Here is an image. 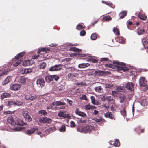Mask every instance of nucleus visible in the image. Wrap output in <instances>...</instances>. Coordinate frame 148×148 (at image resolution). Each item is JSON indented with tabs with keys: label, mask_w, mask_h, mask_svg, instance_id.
Instances as JSON below:
<instances>
[{
	"label": "nucleus",
	"mask_w": 148,
	"mask_h": 148,
	"mask_svg": "<svg viewBox=\"0 0 148 148\" xmlns=\"http://www.w3.org/2000/svg\"><path fill=\"white\" fill-rule=\"evenodd\" d=\"M125 64L123 63L119 62L117 61H113L112 64H107L106 66L113 69L116 68L118 71L122 70L126 72L129 70L128 68L125 66Z\"/></svg>",
	"instance_id": "1"
},
{
	"label": "nucleus",
	"mask_w": 148,
	"mask_h": 148,
	"mask_svg": "<svg viewBox=\"0 0 148 148\" xmlns=\"http://www.w3.org/2000/svg\"><path fill=\"white\" fill-rule=\"evenodd\" d=\"M94 126L88 125L84 127L79 128L78 129V130L81 133H86L90 132L94 130Z\"/></svg>",
	"instance_id": "2"
},
{
	"label": "nucleus",
	"mask_w": 148,
	"mask_h": 148,
	"mask_svg": "<svg viewBox=\"0 0 148 148\" xmlns=\"http://www.w3.org/2000/svg\"><path fill=\"white\" fill-rule=\"evenodd\" d=\"M22 104L23 102L20 101L11 100L8 101L7 105L10 108L13 106H20Z\"/></svg>",
	"instance_id": "3"
},
{
	"label": "nucleus",
	"mask_w": 148,
	"mask_h": 148,
	"mask_svg": "<svg viewBox=\"0 0 148 148\" xmlns=\"http://www.w3.org/2000/svg\"><path fill=\"white\" fill-rule=\"evenodd\" d=\"M50 49L46 48H42L40 49V51L39 52V51H38L37 53L40 54V57H43V59H42L39 60V61H42L44 60L46 58V56H47V55H46L47 51H49Z\"/></svg>",
	"instance_id": "4"
},
{
	"label": "nucleus",
	"mask_w": 148,
	"mask_h": 148,
	"mask_svg": "<svg viewBox=\"0 0 148 148\" xmlns=\"http://www.w3.org/2000/svg\"><path fill=\"white\" fill-rule=\"evenodd\" d=\"M22 114L26 122H29L32 121V119L28 114V112L27 111H23V112Z\"/></svg>",
	"instance_id": "5"
},
{
	"label": "nucleus",
	"mask_w": 148,
	"mask_h": 148,
	"mask_svg": "<svg viewBox=\"0 0 148 148\" xmlns=\"http://www.w3.org/2000/svg\"><path fill=\"white\" fill-rule=\"evenodd\" d=\"M62 65L61 64L56 65L51 67L49 69V70L51 71H60L62 69Z\"/></svg>",
	"instance_id": "6"
},
{
	"label": "nucleus",
	"mask_w": 148,
	"mask_h": 148,
	"mask_svg": "<svg viewBox=\"0 0 148 148\" xmlns=\"http://www.w3.org/2000/svg\"><path fill=\"white\" fill-rule=\"evenodd\" d=\"M45 82L44 79L42 78H38L36 81V84L38 86L41 88L43 87L44 86Z\"/></svg>",
	"instance_id": "7"
},
{
	"label": "nucleus",
	"mask_w": 148,
	"mask_h": 148,
	"mask_svg": "<svg viewBox=\"0 0 148 148\" xmlns=\"http://www.w3.org/2000/svg\"><path fill=\"white\" fill-rule=\"evenodd\" d=\"M52 120L49 118L47 117L40 118L39 119V121L40 123H50L52 122Z\"/></svg>",
	"instance_id": "8"
},
{
	"label": "nucleus",
	"mask_w": 148,
	"mask_h": 148,
	"mask_svg": "<svg viewBox=\"0 0 148 148\" xmlns=\"http://www.w3.org/2000/svg\"><path fill=\"white\" fill-rule=\"evenodd\" d=\"M12 66V64L11 62H9L8 64V67L5 69L4 71L1 74H0V77L5 74L9 71L12 69V67H11Z\"/></svg>",
	"instance_id": "9"
},
{
	"label": "nucleus",
	"mask_w": 148,
	"mask_h": 148,
	"mask_svg": "<svg viewBox=\"0 0 148 148\" xmlns=\"http://www.w3.org/2000/svg\"><path fill=\"white\" fill-rule=\"evenodd\" d=\"M38 130V127L37 126H35L29 129L26 131V133L29 135L34 133L35 132Z\"/></svg>",
	"instance_id": "10"
},
{
	"label": "nucleus",
	"mask_w": 148,
	"mask_h": 148,
	"mask_svg": "<svg viewBox=\"0 0 148 148\" xmlns=\"http://www.w3.org/2000/svg\"><path fill=\"white\" fill-rule=\"evenodd\" d=\"M134 83L132 82H127L125 85V88L127 90L132 91L134 89Z\"/></svg>",
	"instance_id": "11"
},
{
	"label": "nucleus",
	"mask_w": 148,
	"mask_h": 148,
	"mask_svg": "<svg viewBox=\"0 0 148 148\" xmlns=\"http://www.w3.org/2000/svg\"><path fill=\"white\" fill-rule=\"evenodd\" d=\"M58 116L60 117L64 118H69L70 116L68 114H67L65 112L60 111L58 114Z\"/></svg>",
	"instance_id": "12"
},
{
	"label": "nucleus",
	"mask_w": 148,
	"mask_h": 148,
	"mask_svg": "<svg viewBox=\"0 0 148 148\" xmlns=\"http://www.w3.org/2000/svg\"><path fill=\"white\" fill-rule=\"evenodd\" d=\"M21 87V86L19 84H14L10 86V88L12 90L15 91L18 90Z\"/></svg>",
	"instance_id": "13"
},
{
	"label": "nucleus",
	"mask_w": 148,
	"mask_h": 148,
	"mask_svg": "<svg viewBox=\"0 0 148 148\" xmlns=\"http://www.w3.org/2000/svg\"><path fill=\"white\" fill-rule=\"evenodd\" d=\"M77 76V74L76 73H70L68 74L67 77L69 80H73L75 79Z\"/></svg>",
	"instance_id": "14"
},
{
	"label": "nucleus",
	"mask_w": 148,
	"mask_h": 148,
	"mask_svg": "<svg viewBox=\"0 0 148 148\" xmlns=\"http://www.w3.org/2000/svg\"><path fill=\"white\" fill-rule=\"evenodd\" d=\"M75 112L76 114L82 117H85L87 116L86 113L83 112L79 111V109L77 108L76 109Z\"/></svg>",
	"instance_id": "15"
},
{
	"label": "nucleus",
	"mask_w": 148,
	"mask_h": 148,
	"mask_svg": "<svg viewBox=\"0 0 148 148\" xmlns=\"http://www.w3.org/2000/svg\"><path fill=\"white\" fill-rule=\"evenodd\" d=\"M32 71V69H23L20 71L21 73L23 74H27L31 72Z\"/></svg>",
	"instance_id": "16"
},
{
	"label": "nucleus",
	"mask_w": 148,
	"mask_h": 148,
	"mask_svg": "<svg viewBox=\"0 0 148 148\" xmlns=\"http://www.w3.org/2000/svg\"><path fill=\"white\" fill-rule=\"evenodd\" d=\"M104 116L106 118H110L112 120H115L114 115L111 112H106L104 114Z\"/></svg>",
	"instance_id": "17"
},
{
	"label": "nucleus",
	"mask_w": 148,
	"mask_h": 148,
	"mask_svg": "<svg viewBox=\"0 0 148 148\" xmlns=\"http://www.w3.org/2000/svg\"><path fill=\"white\" fill-rule=\"evenodd\" d=\"M33 62L29 60H26L23 63V65L24 66H28L32 65Z\"/></svg>",
	"instance_id": "18"
},
{
	"label": "nucleus",
	"mask_w": 148,
	"mask_h": 148,
	"mask_svg": "<svg viewBox=\"0 0 148 148\" xmlns=\"http://www.w3.org/2000/svg\"><path fill=\"white\" fill-rule=\"evenodd\" d=\"M15 124L19 126H23L26 125V123L23 122V121L21 119H17L16 121Z\"/></svg>",
	"instance_id": "19"
},
{
	"label": "nucleus",
	"mask_w": 148,
	"mask_h": 148,
	"mask_svg": "<svg viewBox=\"0 0 148 148\" xmlns=\"http://www.w3.org/2000/svg\"><path fill=\"white\" fill-rule=\"evenodd\" d=\"M115 39L117 42L120 43H124L125 42L124 38L122 37L117 36L116 38Z\"/></svg>",
	"instance_id": "20"
},
{
	"label": "nucleus",
	"mask_w": 148,
	"mask_h": 148,
	"mask_svg": "<svg viewBox=\"0 0 148 148\" xmlns=\"http://www.w3.org/2000/svg\"><path fill=\"white\" fill-rule=\"evenodd\" d=\"M139 83L140 85L141 86L146 84V80L144 77L140 78V79Z\"/></svg>",
	"instance_id": "21"
},
{
	"label": "nucleus",
	"mask_w": 148,
	"mask_h": 148,
	"mask_svg": "<svg viewBox=\"0 0 148 148\" xmlns=\"http://www.w3.org/2000/svg\"><path fill=\"white\" fill-rule=\"evenodd\" d=\"M141 104L145 108H147V106L148 105V102L147 99H144L142 100L141 101Z\"/></svg>",
	"instance_id": "22"
},
{
	"label": "nucleus",
	"mask_w": 148,
	"mask_h": 148,
	"mask_svg": "<svg viewBox=\"0 0 148 148\" xmlns=\"http://www.w3.org/2000/svg\"><path fill=\"white\" fill-rule=\"evenodd\" d=\"M11 95V94L10 93H3L1 95V99H3L5 98H9Z\"/></svg>",
	"instance_id": "23"
},
{
	"label": "nucleus",
	"mask_w": 148,
	"mask_h": 148,
	"mask_svg": "<svg viewBox=\"0 0 148 148\" xmlns=\"http://www.w3.org/2000/svg\"><path fill=\"white\" fill-rule=\"evenodd\" d=\"M95 90L97 92L100 93L103 92V89L101 86L96 87L94 88Z\"/></svg>",
	"instance_id": "24"
},
{
	"label": "nucleus",
	"mask_w": 148,
	"mask_h": 148,
	"mask_svg": "<svg viewBox=\"0 0 148 148\" xmlns=\"http://www.w3.org/2000/svg\"><path fill=\"white\" fill-rule=\"evenodd\" d=\"M25 98L27 100H33L35 99V97L34 96L28 94L25 95Z\"/></svg>",
	"instance_id": "25"
},
{
	"label": "nucleus",
	"mask_w": 148,
	"mask_h": 148,
	"mask_svg": "<svg viewBox=\"0 0 148 148\" xmlns=\"http://www.w3.org/2000/svg\"><path fill=\"white\" fill-rule=\"evenodd\" d=\"M90 65V64L88 63H81L79 64L78 66V67L79 68H86V67H87L89 66Z\"/></svg>",
	"instance_id": "26"
},
{
	"label": "nucleus",
	"mask_w": 148,
	"mask_h": 148,
	"mask_svg": "<svg viewBox=\"0 0 148 148\" xmlns=\"http://www.w3.org/2000/svg\"><path fill=\"white\" fill-rule=\"evenodd\" d=\"M7 121L8 123L12 125H14V121L12 116H10L7 118Z\"/></svg>",
	"instance_id": "27"
},
{
	"label": "nucleus",
	"mask_w": 148,
	"mask_h": 148,
	"mask_svg": "<svg viewBox=\"0 0 148 148\" xmlns=\"http://www.w3.org/2000/svg\"><path fill=\"white\" fill-rule=\"evenodd\" d=\"M26 78L24 76H21L18 77V82L20 83H25L26 80Z\"/></svg>",
	"instance_id": "28"
},
{
	"label": "nucleus",
	"mask_w": 148,
	"mask_h": 148,
	"mask_svg": "<svg viewBox=\"0 0 148 148\" xmlns=\"http://www.w3.org/2000/svg\"><path fill=\"white\" fill-rule=\"evenodd\" d=\"M127 12L125 11H123L121 12L119 14V18L122 19L126 16Z\"/></svg>",
	"instance_id": "29"
},
{
	"label": "nucleus",
	"mask_w": 148,
	"mask_h": 148,
	"mask_svg": "<svg viewBox=\"0 0 148 148\" xmlns=\"http://www.w3.org/2000/svg\"><path fill=\"white\" fill-rule=\"evenodd\" d=\"M116 89L117 91L119 92H125L126 90L125 89V88L123 86H118L116 87Z\"/></svg>",
	"instance_id": "30"
},
{
	"label": "nucleus",
	"mask_w": 148,
	"mask_h": 148,
	"mask_svg": "<svg viewBox=\"0 0 148 148\" xmlns=\"http://www.w3.org/2000/svg\"><path fill=\"white\" fill-rule=\"evenodd\" d=\"M95 108V106H90V105H86L84 106V108L86 110H89L90 109H94Z\"/></svg>",
	"instance_id": "31"
},
{
	"label": "nucleus",
	"mask_w": 148,
	"mask_h": 148,
	"mask_svg": "<svg viewBox=\"0 0 148 148\" xmlns=\"http://www.w3.org/2000/svg\"><path fill=\"white\" fill-rule=\"evenodd\" d=\"M46 81L48 83H50L51 81H53V78L52 75H48L45 77Z\"/></svg>",
	"instance_id": "32"
},
{
	"label": "nucleus",
	"mask_w": 148,
	"mask_h": 148,
	"mask_svg": "<svg viewBox=\"0 0 148 148\" xmlns=\"http://www.w3.org/2000/svg\"><path fill=\"white\" fill-rule=\"evenodd\" d=\"M138 16L139 18L143 20H146L147 18V16L143 14H140V13H139Z\"/></svg>",
	"instance_id": "33"
},
{
	"label": "nucleus",
	"mask_w": 148,
	"mask_h": 148,
	"mask_svg": "<svg viewBox=\"0 0 148 148\" xmlns=\"http://www.w3.org/2000/svg\"><path fill=\"white\" fill-rule=\"evenodd\" d=\"M119 98L120 99V102L121 103L125 101L126 97L124 95L122 94L120 96Z\"/></svg>",
	"instance_id": "34"
},
{
	"label": "nucleus",
	"mask_w": 148,
	"mask_h": 148,
	"mask_svg": "<svg viewBox=\"0 0 148 148\" xmlns=\"http://www.w3.org/2000/svg\"><path fill=\"white\" fill-rule=\"evenodd\" d=\"M12 79L11 77L9 76H8L4 82V84L5 85L9 83L12 80Z\"/></svg>",
	"instance_id": "35"
},
{
	"label": "nucleus",
	"mask_w": 148,
	"mask_h": 148,
	"mask_svg": "<svg viewBox=\"0 0 148 148\" xmlns=\"http://www.w3.org/2000/svg\"><path fill=\"white\" fill-rule=\"evenodd\" d=\"M46 66V64L45 62L41 63L39 66V67L40 69H44Z\"/></svg>",
	"instance_id": "36"
},
{
	"label": "nucleus",
	"mask_w": 148,
	"mask_h": 148,
	"mask_svg": "<svg viewBox=\"0 0 148 148\" xmlns=\"http://www.w3.org/2000/svg\"><path fill=\"white\" fill-rule=\"evenodd\" d=\"M25 53V52H21L19 53L17 55H16L15 57V58L16 59H18L19 58H20L23 56Z\"/></svg>",
	"instance_id": "37"
},
{
	"label": "nucleus",
	"mask_w": 148,
	"mask_h": 148,
	"mask_svg": "<svg viewBox=\"0 0 148 148\" xmlns=\"http://www.w3.org/2000/svg\"><path fill=\"white\" fill-rule=\"evenodd\" d=\"M55 102L56 106L64 105H65V103L61 101H58Z\"/></svg>",
	"instance_id": "38"
},
{
	"label": "nucleus",
	"mask_w": 148,
	"mask_h": 148,
	"mask_svg": "<svg viewBox=\"0 0 148 148\" xmlns=\"http://www.w3.org/2000/svg\"><path fill=\"white\" fill-rule=\"evenodd\" d=\"M113 31L116 35H119L120 32L118 29L116 27H114L113 29Z\"/></svg>",
	"instance_id": "39"
},
{
	"label": "nucleus",
	"mask_w": 148,
	"mask_h": 148,
	"mask_svg": "<svg viewBox=\"0 0 148 148\" xmlns=\"http://www.w3.org/2000/svg\"><path fill=\"white\" fill-rule=\"evenodd\" d=\"M70 50L72 51L77 52H79L81 51V50L76 47H71L70 49Z\"/></svg>",
	"instance_id": "40"
},
{
	"label": "nucleus",
	"mask_w": 148,
	"mask_h": 148,
	"mask_svg": "<svg viewBox=\"0 0 148 148\" xmlns=\"http://www.w3.org/2000/svg\"><path fill=\"white\" fill-rule=\"evenodd\" d=\"M111 17L109 16H106L103 17V19L104 21H109L111 20Z\"/></svg>",
	"instance_id": "41"
},
{
	"label": "nucleus",
	"mask_w": 148,
	"mask_h": 148,
	"mask_svg": "<svg viewBox=\"0 0 148 148\" xmlns=\"http://www.w3.org/2000/svg\"><path fill=\"white\" fill-rule=\"evenodd\" d=\"M106 100L108 101L109 102H113L114 100V99L112 96H107L106 97Z\"/></svg>",
	"instance_id": "42"
},
{
	"label": "nucleus",
	"mask_w": 148,
	"mask_h": 148,
	"mask_svg": "<svg viewBox=\"0 0 148 148\" xmlns=\"http://www.w3.org/2000/svg\"><path fill=\"white\" fill-rule=\"evenodd\" d=\"M75 84L77 86L79 85H82L84 86H86V84L85 82H77L75 83Z\"/></svg>",
	"instance_id": "43"
},
{
	"label": "nucleus",
	"mask_w": 148,
	"mask_h": 148,
	"mask_svg": "<svg viewBox=\"0 0 148 148\" xmlns=\"http://www.w3.org/2000/svg\"><path fill=\"white\" fill-rule=\"evenodd\" d=\"M53 80L54 79L55 81H58L59 79V77L58 75H52Z\"/></svg>",
	"instance_id": "44"
},
{
	"label": "nucleus",
	"mask_w": 148,
	"mask_h": 148,
	"mask_svg": "<svg viewBox=\"0 0 148 148\" xmlns=\"http://www.w3.org/2000/svg\"><path fill=\"white\" fill-rule=\"evenodd\" d=\"M97 34L96 33H93L92 34L91 36V40H95L97 38Z\"/></svg>",
	"instance_id": "45"
},
{
	"label": "nucleus",
	"mask_w": 148,
	"mask_h": 148,
	"mask_svg": "<svg viewBox=\"0 0 148 148\" xmlns=\"http://www.w3.org/2000/svg\"><path fill=\"white\" fill-rule=\"evenodd\" d=\"M143 44L145 48L148 49V42L144 41L143 42Z\"/></svg>",
	"instance_id": "46"
},
{
	"label": "nucleus",
	"mask_w": 148,
	"mask_h": 148,
	"mask_svg": "<svg viewBox=\"0 0 148 148\" xmlns=\"http://www.w3.org/2000/svg\"><path fill=\"white\" fill-rule=\"evenodd\" d=\"M145 32V31L144 29H140L138 28L137 33L139 35H141L144 34Z\"/></svg>",
	"instance_id": "47"
},
{
	"label": "nucleus",
	"mask_w": 148,
	"mask_h": 148,
	"mask_svg": "<svg viewBox=\"0 0 148 148\" xmlns=\"http://www.w3.org/2000/svg\"><path fill=\"white\" fill-rule=\"evenodd\" d=\"M66 130L65 126L64 125H62L59 128V131L61 132H64Z\"/></svg>",
	"instance_id": "48"
},
{
	"label": "nucleus",
	"mask_w": 148,
	"mask_h": 148,
	"mask_svg": "<svg viewBox=\"0 0 148 148\" xmlns=\"http://www.w3.org/2000/svg\"><path fill=\"white\" fill-rule=\"evenodd\" d=\"M90 99L91 100L92 103L93 104H96V103L94 97L93 96H91L90 97Z\"/></svg>",
	"instance_id": "49"
},
{
	"label": "nucleus",
	"mask_w": 148,
	"mask_h": 148,
	"mask_svg": "<svg viewBox=\"0 0 148 148\" xmlns=\"http://www.w3.org/2000/svg\"><path fill=\"white\" fill-rule=\"evenodd\" d=\"M121 114L123 116L125 117L126 116V111L125 109H123V110H121Z\"/></svg>",
	"instance_id": "50"
},
{
	"label": "nucleus",
	"mask_w": 148,
	"mask_h": 148,
	"mask_svg": "<svg viewBox=\"0 0 148 148\" xmlns=\"http://www.w3.org/2000/svg\"><path fill=\"white\" fill-rule=\"evenodd\" d=\"M39 114H42L43 115H45L47 114L46 111L45 110H41L39 111Z\"/></svg>",
	"instance_id": "51"
},
{
	"label": "nucleus",
	"mask_w": 148,
	"mask_h": 148,
	"mask_svg": "<svg viewBox=\"0 0 148 148\" xmlns=\"http://www.w3.org/2000/svg\"><path fill=\"white\" fill-rule=\"evenodd\" d=\"M141 87L142 88L143 90L144 91L147 90L148 89V86L146 84L143 86Z\"/></svg>",
	"instance_id": "52"
},
{
	"label": "nucleus",
	"mask_w": 148,
	"mask_h": 148,
	"mask_svg": "<svg viewBox=\"0 0 148 148\" xmlns=\"http://www.w3.org/2000/svg\"><path fill=\"white\" fill-rule=\"evenodd\" d=\"M22 61V60H18L14 64L13 66H14L16 67L18 66L19 64H20Z\"/></svg>",
	"instance_id": "53"
},
{
	"label": "nucleus",
	"mask_w": 148,
	"mask_h": 148,
	"mask_svg": "<svg viewBox=\"0 0 148 148\" xmlns=\"http://www.w3.org/2000/svg\"><path fill=\"white\" fill-rule=\"evenodd\" d=\"M113 86L112 84H106L105 85V88H109L112 87Z\"/></svg>",
	"instance_id": "54"
},
{
	"label": "nucleus",
	"mask_w": 148,
	"mask_h": 148,
	"mask_svg": "<svg viewBox=\"0 0 148 148\" xmlns=\"http://www.w3.org/2000/svg\"><path fill=\"white\" fill-rule=\"evenodd\" d=\"M114 145L115 146H119L120 145V143L119 142V141L116 140L114 143Z\"/></svg>",
	"instance_id": "55"
},
{
	"label": "nucleus",
	"mask_w": 148,
	"mask_h": 148,
	"mask_svg": "<svg viewBox=\"0 0 148 148\" xmlns=\"http://www.w3.org/2000/svg\"><path fill=\"white\" fill-rule=\"evenodd\" d=\"M95 121L97 122H100L102 121V119L101 118H94L93 119Z\"/></svg>",
	"instance_id": "56"
},
{
	"label": "nucleus",
	"mask_w": 148,
	"mask_h": 148,
	"mask_svg": "<svg viewBox=\"0 0 148 148\" xmlns=\"http://www.w3.org/2000/svg\"><path fill=\"white\" fill-rule=\"evenodd\" d=\"M76 29L78 30H80L83 28L82 25L80 24L76 26Z\"/></svg>",
	"instance_id": "57"
},
{
	"label": "nucleus",
	"mask_w": 148,
	"mask_h": 148,
	"mask_svg": "<svg viewBox=\"0 0 148 148\" xmlns=\"http://www.w3.org/2000/svg\"><path fill=\"white\" fill-rule=\"evenodd\" d=\"M132 23L131 21H130L128 22V24H127V26L128 28L130 30L133 29H132L130 27V26L132 24Z\"/></svg>",
	"instance_id": "58"
},
{
	"label": "nucleus",
	"mask_w": 148,
	"mask_h": 148,
	"mask_svg": "<svg viewBox=\"0 0 148 148\" xmlns=\"http://www.w3.org/2000/svg\"><path fill=\"white\" fill-rule=\"evenodd\" d=\"M80 99L82 100H87L86 96L85 95H82V96L80 97Z\"/></svg>",
	"instance_id": "59"
},
{
	"label": "nucleus",
	"mask_w": 148,
	"mask_h": 148,
	"mask_svg": "<svg viewBox=\"0 0 148 148\" xmlns=\"http://www.w3.org/2000/svg\"><path fill=\"white\" fill-rule=\"evenodd\" d=\"M80 34L81 36H84L86 34V32L84 30H83L80 32Z\"/></svg>",
	"instance_id": "60"
},
{
	"label": "nucleus",
	"mask_w": 148,
	"mask_h": 148,
	"mask_svg": "<svg viewBox=\"0 0 148 148\" xmlns=\"http://www.w3.org/2000/svg\"><path fill=\"white\" fill-rule=\"evenodd\" d=\"M67 102L69 103V104L71 106H73V102L71 100L67 99Z\"/></svg>",
	"instance_id": "61"
},
{
	"label": "nucleus",
	"mask_w": 148,
	"mask_h": 148,
	"mask_svg": "<svg viewBox=\"0 0 148 148\" xmlns=\"http://www.w3.org/2000/svg\"><path fill=\"white\" fill-rule=\"evenodd\" d=\"M75 56H81V57H84L85 56V55L84 54H82L80 53H75Z\"/></svg>",
	"instance_id": "62"
},
{
	"label": "nucleus",
	"mask_w": 148,
	"mask_h": 148,
	"mask_svg": "<svg viewBox=\"0 0 148 148\" xmlns=\"http://www.w3.org/2000/svg\"><path fill=\"white\" fill-rule=\"evenodd\" d=\"M70 126L71 127H74L75 126V122L73 121H71L70 122Z\"/></svg>",
	"instance_id": "63"
},
{
	"label": "nucleus",
	"mask_w": 148,
	"mask_h": 148,
	"mask_svg": "<svg viewBox=\"0 0 148 148\" xmlns=\"http://www.w3.org/2000/svg\"><path fill=\"white\" fill-rule=\"evenodd\" d=\"M101 71L99 70H98L95 72V74L97 75H99L101 74Z\"/></svg>",
	"instance_id": "64"
}]
</instances>
